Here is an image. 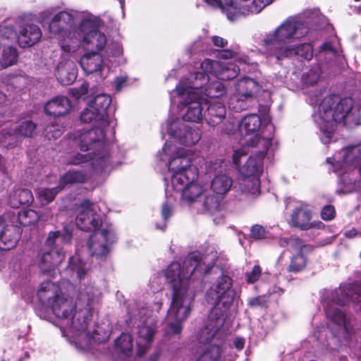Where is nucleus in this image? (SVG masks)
<instances>
[{
  "label": "nucleus",
  "instance_id": "obj_1",
  "mask_svg": "<svg viewBox=\"0 0 361 361\" xmlns=\"http://www.w3.org/2000/svg\"><path fill=\"white\" fill-rule=\"evenodd\" d=\"M99 290L92 283L82 284L74 303L63 295L60 287L50 281L42 282L37 290L40 302L50 308L59 320V326L63 336L73 342L78 348H88L92 341L106 342L109 337V331L88 330L92 321L94 306L99 301Z\"/></svg>",
  "mask_w": 361,
  "mask_h": 361
},
{
  "label": "nucleus",
  "instance_id": "obj_2",
  "mask_svg": "<svg viewBox=\"0 0 361 361\" xmlns=\"http://www.w3.org/2000/svg\"><path fill=\"white\" fill-rule=\"evenodd\" d=\"M100 23V18L89 12L65 10L53 15L48 30L66 53L74 54L81 46L87 51L100 53L106 47L104 57L109 62H124L122 45L111 42L106 46V35L98 30Z\"/></svg>",
  "mask_w": 361,
  "mask_h": 361
},
{
  "label": "nucleus",
  "instance_id": "obj_3",
  "mask_svg": "<svg viewBox=\"0 0 361 361\" xmlns=\"http://www.w3.org/2000/svg\"><path fill=\"white\" fill-rule=\"evenodd\" d=\"M214 262L198 252L190 253L180 264L171 262L164 271L173 290L170 307L165 320L164 335L180 338L183 323L189 317L195 297L191 283L209 272Z\"/></svg>",
  "mask_w": 361,
  "mask_h": 361
},
{
  "label": "nucleus",
  "instance_id": "obj_4",
  "mask_svg": "<svg viewBox=\"0 0 361 361\" xmlns=\"http://www.w3.org/2000/svg\"><path fill=\"white\" fill-rule=\"evenodd\" d=\"M319 20V11L316 8L288 17L275 30L265 33L260 42L264 54L278 61L293 56L308 61L312 59V45L310 43L297 44L295 42L307 35Z\"/></svg>",
  "mask_w": 361,
  "mask_h": 361
},
{
  "label": "nucleus",
  "instance_id": "obj_5",
  "mask_svg": "<svg viewBox=\"0 0 361 361\" xmlns=\"http://www.w3.org/2000/svg\"><path fill=\"white\" fill-rule=\"evenodd\" d=\"M275 147L269 139H259L255 146H241L233 150V162L241 178V187L247 191L249 184L252 189L258 191L259 178L264 170V161H271Z\"/></svg>",
  "mask_w": 361,
  "mask_h": 361
},
{
  "label": "nucleus",
  "instance_id": "obj_6",
  "mask_svg": "<svg viewBox=\"0 0 361 361\" xmlns=\"http://www.w3.org/2000/svg\"><path fill=\"white\" fill-rule=\"evenodd\" d=\"M209 80L203 74H190L183 78L170 92L171 104H175L176 97L178 99V109L182 116V121L200 123L204 118V102L200 94L201 87Z\"/></svg>",
  "mask_w": 361,
  "mask_h": 361
},
{
  "label": "nucleus",
  "instance_id": "obj_7",
  "mask_svg": "<svg viewBox=\"0 0 361 361\" xmlns=\"http://www.w3.org/2000/svg\"><path fill=\"white\" fill-rule=\"evenodd\" d=\"M111 99L109 95L101 94L97 95L90 102L87 106L82 111L80 119L84 123H94V126L90 130L77 131L74 136L75 142L78 143L82 150L88 149L87 145L83 142L93 140L97 145H102L104 141L105 133L110 130H114V121L110 118L107 114V109L110 106Z\"/></svg>",
  "mask_w": 361,
  "mask_h": 361
},
{
  "label": "nucleus",
  "instance_id": "obj_8",
  "mask_svg": "<svg viewBox=\"0 0 361 361\" xmlns=\"http://www.w3.org/2000/svg\"><path fill=\"white\" fill-rule=\"evenodd\" d=\"M339 155L326 159L338 177V192H361V144L345 147Z\"/></svg>",
  "mask_w": 361,
  "mask_h": 361
},
{
  "label": "nucleus",
  "instance_id": "obj_9",
  "mask_svg": "<svg viewBox=\"0 0 361 361\" xmlns=\"http://www.w3.org/2000/svg\"><path fill=\"white\" fill-rule=\"evenodd\" d=\"M353 105L351 98L341 99L336 94L328 95L322 100L312 117L319 128L320 138L324 144L331 142L336 124L344 121Z\"/></svg>",
  "mask_w": 361,
  "mask_h": 361
},
{
  "label": "nucleus",
  "instance_id": "obj_10",
  "mask_svg": "<svg viewBox=\"0 0 361 361\" xmlns=\"http://www.w3.org/2000/svg\"><path fill=\"white\" fill-rule=\"evenodd\" d=\"M157 157L167 162L169 171L171 173V185H177L180 188L181 180L188 176L189 171L194 169L198 171V165L202 160L195 153L177 147L171 142H166Z\"/></svg>",
  "mask_w": 361,
  "mask_h": 361
},
{
  "label": "nucleus",
  "instance_id": "obj_11",
  "mask_svg": "<svg viewBox=\"0 0 361 361\" xmlns=\"http://www.w3.org/2000/svg\"><path fill=\"white\" fill-rule=\"evenodd\" d=\"M128 326H137L136 344L137 355L142 356L152 346L157 331L155 317L149 314V310L141 302L133 304L129 309Z\"/></svg>",
  "mask_w": 361,
  "mask_h": 361
},
{
  "label": "nucleus",
  "instance_id": "obj_12",
  "mask_svg": "<svg viewBox=\"0 0 361 361\" xmlns=\"http://www.w3.org/2000/svg\"><path fill=\"white\" fill-rule=\"evenodd\" d=\"M75 134H73L71 136L73 145H75L78 147V143L75 142L74 136ZM93 140H87L83 144L87 145L88 149L87 150H82V152H87L92 150L91 153L81 154L76 153L71 155L67 161L68 164L79 165L80 164H85L90 162L92 168L97 171H106L111 169V158L109 152V147L106 145L105 141H102V145L94 144ZM80 148V147H79Z\"/></svg>",
  "mask_w": 361,
  "mask_h": 361
},
{
  "label": "nucleus",
  "instance_id": "obj_13",
  "mask_svg": "<svg viewBox=\"0 0 361 361\" xmlns=\"http://www.w3.org/2000/svg\"><path fill=\"white\" fill-rule=\"evenodd\" d=\"M317 66L312 67L303 73L302 81L306 86L315 85L320 79L321 73L333 68L337 61L342 60L338 54L336 43L325 42L319 48L315 54Z\"/></svg>",
  "mask_w": 361,
  "mask_h": 361
},
{
  "label": "nucleus",
  "instance_id": "obj_14",
  "mask_svg": "<svg viewBox=\"0 0 361 361\" xmlns=\"http://www.w3.org/2000/svg\"><path fill=\"white\" fill-rule=\"evenodd\" d=\"M235 295L232 288V279L226 276H219L207 290L206 297L209 303L214 305L212 317L216 312L226 315Z\"/></svg>",
  "mask_w": 361,
  "mask_h": 361
},
{
  "label": "nucleus",
  "instance_id": "obj_15",
  "mask_svg": "<svg viewBox=\"0 0 361 361\" xmlns=\"http://www.w3.org/2000/svg\"><path fill=\"white\" fill-rule=\"evenodd\" d=\"M261 125L260 117L252 114L245 116L237 126L229 123L224 128V132L228 135H233L242 146H255L259 139H269L273 143L271 137H262L258 134Z\"/></svg>",
  "mask_w": 361,
  "mask_h": 361
},
{
  "label": "nucleus",
  "instance_id": "obj_16",
  "mask_svg": "<svg viewBox=\"0 0 361 361\" xmlns=\"http://www.w3.org/2000/svg\"><path fill=\"white\" fill-rule=\"evenodd\" d=\"M116 240L113 226L111 224H102L99 230L94 232L87 242L90 255L98 259H105Z\"/></svg>",
  "mask_w": 361,
  "mask_h": 361
},
{
  "label": "nucleus",
  "instance_id": "obj_17",
  "mask_svg": "<svg viewBox=\"0 0 361 361\" xmlns=\"http://www.w3.org/2000/svg\"><path fill=\"white\" fill-rule=\"evenodd\" d=\"M161 129H166L171 138L185 146L195 145L202 137L200 128L188 126L179 118H169Z\"/></svg>",
  "mask_w": 361,
  "mask_h": 361
},
{
  "label": "nucleus",
  "instance_id": "obj_18",
  "mask_svg": "<svg viewBox=\"0 0 361 361\" xmlns=\"http://www.w3.org/2000/svg\"><path fill=\"white\" fill-rule=\"evenodd\" d=\"M42 37L40 28L34 24H27L20 27L18 34L12 25H0V42L1 40L16 41L21 47H30Z\"/></svg>",
  "mask_w": 361,
  "mask_h": 361
},
{
  "label": "nucleus",
  "instance_id": "obj_19",
  "mask_svg": "<svg viewBox=\"0 0 361 361\" xmlns=\"http://www.w3.org/2000/svg\"><path fill=\"white\" fill-rule=\"evenodd\" d=\"M99 207V205L91 203L89 200L83 201L78 208L75 219L77 227L82 231L96 232L99 230L102 224H109L103 221L100 215L97 214L96 211Z\"/></svg>",
  "mask_w": 361,
  "mask_h": 361
},
{
  "label": "nucleus",
  "instance_id": "obj_20",
  "mask_svg": "<svg viewBox=\"0 0 361 361\" xmlns=\"http://www.w3.org/2000/svg\"><path fill=\"white\" fill-rule=\"evenodd\" d=\"M197 177L198 171L193 169L189 171L188 177L181 180V188L177 185H171L174 190L181 193L183 204L190 205L197 201L200 202L205 189L197 181Z\"/></svg>",
  "mask_w": 361,
  "mask_h": 361
},
{
  "label": "nucleus",
  "instance_id": "obj_21",
  "mask_svg": "<svg viewBox=\"0 0 361 361\" xmlns=\"http://www.w3.org/2000/svg\"><path fill=\"white\" fill-rule=\"evenodd\" d=\"M257 82L250 78H243L235 84V93L232 95L228 102L229 108L240 111L247 107V100L252 98L258 90Z\"/></svg>",
  "mask_w": 361,
  "mask_h": 361
},
{
  "label": "nucleus",
  "instance_id": "obj_22",
  "mask_svg": "<svg viewBox=\"0 0 361 361\" xmlns=\"http://www.w3.org/2000/svg\"><path fill=\"white\" fill-rule=\"evenodd\" d=\"M226 316L216 312L212 317L211 311L208 319L196 335L197 341L201 344H208L219 340L222 334L221 328L226 321Z\"/></svg>",
  "mask_w": 361,
  "mask_h": 361
},
{
  "label": "nucleus",
  "instance_id": "obj_23",
  "mask_svg": "<svg viewBox=\"0 0 361 361\" xmlns=\"http://www.w3.org/2000/svg\"><path fill=\"white\" fill-rule=\"evenodd\" d=\"M80 65L87 75H95L104 80L111 68L105 62L104 56L97 51H87L80 59Z\"/></svg>",
  "mask_w": 361,
  "mask_h": 361
},
{
  "label": "nucleus",
  "instance_id": "obj_24",
  "mask_svg": "<svg viewBox=\"0 0 361 361\" xmlns=\"http://www.w3.org/2000/svg\"><path fill=\"white\" fill-rule=\"evenodd\" d=\"M200 68L203 72L209 73L214 78L221 80H232L240 71V68L235 63L211 59L204 60L201 63Z\"/></svg>",
  "mask_w": 361,
  "mask_h": 361
},
{
  "label": "nucleus",
  "instance_id": "obj_25",
  "mask_svg": "<svg viewBox=\"0 0 361 361\" xmlns=\"http://www.w3.org/2000/svg\"><path fill=\"white\" fill-rule=\"evenodd\" d=\"M312 217V207L307 203L298 202L291 214L289 224L291 226L301 230L323 227L324 225L321 221H311Z\"/></svg>",
  "mask_w": 361,
  "mask_h": 361
},
{
  "label": "nucleus",
  "instance_id": "obj_26",
  "mask_svg": "<svg viewBox=\"0 0 361 361\" xmlns=\"http://www.w3.org/2000/svg\"><path fill=\"white\" fill-rule=\"evenodd\" d=\"M35 128L36 126L32 121H21L9 130L4 129L0 137V143L6 147H13L17 144L19 138L31 137Z\"/></svg>",
  "mask_w": 361,
  "mask_h": 361
},
{
  "label": "nucleus",
  "instance_id": "obj_27",
  "mask_svg": "<svg viewBox=\"0 0 361 361\" xmlns=\"http://www.w3.org/2000/svg\"><path fill=\"white\" fill-rule=\"evenodd\" d=\"M204 118L212 127L220 124L225 118L226 110L225 105L219 100L204 102Z\"/></svg>",
  "mask_w": 361,
  "mask_h": 361
},
{
  "label": "nucleus",
  "instance_id": "obj_28",
  "mask_svg": "<svg viewBox=\"0 0 361 361\" xmlns=\"http://www.w3.org/2000/svg\"><path fill=\"white\" fill-rule=\"evenodd\" d=\"M200 73L209 78L208 82L200 89V94L204 98H207L209 101L218 100V99L221 98L226 94V87L223 83L217 80H212V77L213 76L209 73H206L202 71V72L198 71L193 73L192 74Z\"/></svg>",
  "mask_w": 361,
  "mask_h": 361
},
{
  "label": "nucleus",
  "instance_id": "obj_29",
  "mask_svg": "<svg viewBox=\"0 0 361 361\" xmlns=\"http://www.w3.org/2000/svg\"><path fill=\"white\" fill-rule=\"evenodd\" d=\"M65 258L64 253L59 248H53L42 254L39 261V268L44 274H51Z\"/></svg>",
  "mask_w": 361,
  "mask_h": 361
},
{
  "label": "nucleus",
  "instance_id": "obj_30",
  "mask_svg": "<svg viewBox=\"0 0 361 361\" xmlns=\"http://www.w3.org/2000/svg\"><path fill=\"white\" fill-rule=\"evenodd\" d=\"M71 109V104L66 97L57 96L48 101L44 106L47 114L54 117L66 115Z\"/></svg>",
  "mask_w": 361,
  "mask_h": 361
},
{
  "label": "nucleus",
  "instance_id": "obj_31",
  "mask_svg": "<svg viewBox=\"0 0 361 361\" xmlns=\"http://www.w3.org/2000/svg\"><path fill=\"white\" fill-rule=\"evenodd\" d=\"M56 75L58 80L63 85L73 82L77 76V68L71 60H63L57 66Z\"/></svg>",
  "mask_w": 361,
  "mask_h": 361
},
{
  "label": "nucleus",
  "instance_id": "obj_32",
  "mask_svg": "<svg viewBox=\"0 0 361 361\" xmlns=\"http://www.w3.org/2000/svg\"><path fill=\"white\" fill-rule=\"evenodd\" d=\"M89 267L84 262L79 255L72 256L69 259L68 266L65 271V274L72 279H82L87 274Z\"/></svg>",
  "mask_w": 361,
  "mask_h": 361
},
{
  "label": "nucleus",
  "instance_id": "obj_33",
  "mask_svg": "<svg viewBox=\"0 0 361 361\" xmlns=\"http://www.w3.org/2000/svg\"><path fill=\"white\" fill-rule=\"evenodd\" d=\"M224 197L218 194H209L204 191L200 202H202L203 211L211 214H215L220 212L224 207Z\"/></svg>",
  "mask_w": 361,
  "mask_h": 361
},
{
  "label": "nucleus",
  "instance_id": "obj_34",
  "mask_svg": "<svg viewBox=\"0 0 361 361\" xmlns=\"http://www.w3.org/2000/svg\"><path fill=\"white\" fill-rule=\"evenodd\" d=\"M20 239L18 228L15 226H6L0 235V250H9L16 247Z\"/></svg>",
  "mask_w": 361,
  "mask_h": 361
},
{
  "label": "nucleus",
  "instance_id": "obj_35",
  "mask_svg": "<svg viewBox=\"0 0 361 361\" xmlns=\"http://www.w3.org/2000/svg\"><path fill=\"white\" fill-rule=\"evenodd\" d=\"M233 185L232 179L226 174L216 175L212 179L210 188L214 193L224 198Z\"/></svg>",
  "mask_w": 361,
  "mask_h": 361
},
{
  "label": "nucleus",
  "instance_id": "obj_36",
  "mask_svg": "<svg viewBox=\"0 0 361 361\" xmlns=\"http://www.w3.org/2000/svg\"><path fill=\"white\" fill-rule=\"evenodd\" d=\"M72 238V229L68 226L63 228V232L56 231L49 233L45 241V245L51 249L58 248V243H68Z\"/></svg>",
  "mask_w": 361,
  "mask_h": 361
},
{
  "label": "nucleus",
  "instance_id": "obj_37",
  "mask_svg": "<svg viewBox=\"0 0 361 361\" xmlns=\"http://www.w3.org/2000/svg\"><path fill=\"white\" fill-rule=\"evenodd\" d=\"M34 197L31 191L25 188H17L10 195L8 203L12 207H18L21 204H29Z\"/></svg>",
  "mask_w": 361,
  "mask_h": 361
},
{
  "label": "nucleus",
  "instance_id": "obj_38",
  "mask_svg": "<svg viewBox=\"0 0 361 361\" xmlns=\"http://www.w3.org/2000/svg\"><path fill=\"white\" fill-rule=\"evenodd\" d=\"M12 41L1 40L0 42V46L4 47L2 54L0 58L1 66L3 68H7L8 66L15 64L18 59V54L16 49L9 45V43Z\"/></svg>",
  "mask_w": 361,
  "mask_h": 361
},
{
  "label": "nucleus",
  "instance_id": "obj_39",
  "mask_svg": "<svg viewBox=\"0 0 361 361\" xmlns=\"http://www.w3.org/2000/svg\"><path fill=\"white\" fill-rule=\"evenodd\" d=\"M88 178L86 172L75 170H70L62 176L59 180V188L62 190L69 184L85 183Z\"/></svg>",
  "mask_w": 361,
  "mask_h": 361
},
{
  "label": "nucleus",
  "instance_id": "obj_40",
  "mask_svg": "<svg viewBox=\"0 0 361 361\" xmlns=\"http://www.w3.org/2000/svg\"><path fill=\"white\" fill-rule=\"evenodd\" d=\"M273 0H253L250 4H245L242 7V10L235 11V15H243L242 16H246L250 14H257L264 8L269 5Z\"/></svg>",
  "mask_w": 361,
  "mask_h": 361
},
{
  "label": "nucleus",
  "instance_id": "obj_41",
  "mask_svg": "<svg viewBox=\"0 0 361 361\" xmlns=\"http://www.w3.org/2000/svg\"><path fill=\"white\" fill-rule=\"evenodd\" d=\"M196 361H224L222 351L217 343H214L204 350L197 358Z\"/></svg>",
  "mask_w": 361,
  "mask_h": 361
},
{
  "label": "nucleus",
  "instance_id": "obj_42",
  "mask_svg": "<svg viewBox=\"0 0 361 361\" xmlns=\"http://www.w3.org/2000/svg\"><path fill=\"white\" fill-rule=\"evenodd\" d=\"M18 219L19 224L23 226L35 224L39 219L46 221L43 216L39 215L35 210L27 209L18 212Z\"/></svg>",
  "mask_w": 361,
  "mask_h": 361
},
{
  "label": "nucleus",
  "instance_id": "obj_43",
  "mask_svg": "<svg viewBox=\"0 0 361 361\" xmlns=\"http://www.w3.org/2000/svg\"><path fill=\"white\" fill-rule=\"evenodd\" d=\"M116 347L118 350L128 357L133 352V340L131 336L126 333H123L115 341Z\"/></svg>",
  "mask_w": 361,
  "mask_h": 361
},
{
  "label": "nucleus",
  "instance_id": "obj_44",
  "mask_svg": "<svg viewBox=\"0 0 361 361\" xmlns=\"http://www.w3.org/2000/svg\"><path fill=\"white\" fill-rule=\"evenodd\" d=\"M61 190L59 185L54 188H42L37 190V195L41 203L47 204L53 201Z\"/></svg>",
  "mask_w": 361,
  "mask_h": 361
},
{
  "label": "nucleus",
  "instance_id": "obj_45",
  "mask_svg": "<svg viewBox=\"0 0 361 361\" xmlns=\"http://www.w3.org/2000/svg\"><path fill=\"white\" fill-rule=\"evenodd\" d=\"M306 266V258L302 253L293 255L290 259L288 267V271L292 272H298L302 270Z\"/></svg>",
  "mask_w": 361,
  "mask_h": 361
},
{
  "label": "nucleus",
  "instance_id": "obj_46",
  "mask_svg": "<svg viewBox=\"0 0 361 361\" xmlns=\"http://www.w3.org/2000/svg\"><path fill=\"white\" fill-rule=\"evenodd\" d=\"M237 52L231 49H225L219 53V57L222 59H232L235 57L236 60L240 63L247 64L250 62V59L247 56H237Z\"/></svg>",
  "mask_w": 361,
  "mask_h": 361
},
{
  "label": "nucleus",
  "instance_id": "obj_47",
  "mask_svg": "<svg viewBox=\"0 0 361 361\" xmlns=\"http://www.w3.org/2000/svg\"><path fill=\"white\" fill-rule=\"evenodd\" d=\"M250 237L255 240H259L269 237V233L265 228L259 224L253 225L250 228Z\"/></svg>",
  "mask_w": 361,
  "mask_h": 361
},
{
  "label": "nucleus",
  "instance_id": "obj_48",
  "mask_svg": "<svg viewBox=\"0 0 361 361\" xmlns=\"http://www.w3.org/2000/svg\"><path fill=\"white\" fill-rule=\"evenodd\" d=\"M306 245L303 243L300 238L296 236L290 237L288 249L291 252H295L296 254L302 253Z\"/></svg>",
  "mask_w": 361,
  "mask_h": 361
},
{
  "label": "nucleus",
  "instance_id": "obj_49",
  "mask_svg": "<svg viewBox=\"0 0 361 361\" xmlns=\"http://www.w3.org/2000/svg\"><path fill=\"white\" fill-rule=\"evenodd\" d=\"M46 136L49 138L57 139L63 134V130L59 126H48L45 129Z\"/></svg>",
  "mask_w": 361,
  "mask_h": 361
},
{
  "label": "nucleus",
  "instance_id": "obj_50",
  "mask_svg": "<svg viewBox=\"0 0 361 361\" xmlns=\"http://www.w3.org/2000/svg\"><path fill=\"white\" fill-rule=\"evenodd\" d=\"M262 274V269L259 265H255L250 273L246 274V280L248 283H253Z\"/></svg>",
  "mask_w": 361,
  "mask_h": 361
},
{
  "label": "nucleus",
  "instance_id": "obj_51",
  "mask_svg": "<svg viewBox=\"0 0 361 361\" xmlns=\"http://www.w3.org/2000/svg\"><path fill=\"white\" fill-rule=\"evenodd\" d=\"M88 85L82 83L80 87H73L71 89V94L77 99H80L87 93Z\"/></svg>",
  "mask_w": 361,
  "mask_h": 361
},
{
  "label": "nucleus",
  "instance_id": "obj_52",
  "mask_svg": "<svg viewBox=\"0 0 361 361\" xmlns=\"http://www.w3.org/2000/svg\"><path fill=\"white\" fill-rule=\"evenodd\" d=\"M335 216V209L331 205H327L323 207L321 212V217L325 221H329Z\"/></svg>",
  "mask_w": 361,
  "mask_h": 361
},
{
  "label": "nucleus",
  "instance_id": "obj_53",
  "mask_svg": "<svg viewBox=\"0 0 361 361\" xmlns=\"http://www.w3.org/2000/svg\"><path fill=\"white\" fill-rule=\"evenodd\" d=\"M173 212V208L171 204H170L168 201L164 202L161 207V216L163 219L166 221L169 218H170Z\"/></svg>",
  "mask_w": 361,
  "mask_h": 361
},
{
  "label": "nucleus",
  "instance_id": "obj_54",
  "mask_svg": "<svg viewBox=\"0 0 361 361\" xmlns=\"http://www.w3.org/2000/svg\"><path fill=\"white\" fill-rule=\"evenodd\" d=\"M241 178L239 180V190L242 192V193L245 194V195L250 196L251 197H256L260 195V179L259 178V187H258V191L255 193H253L250 191H247L246 190H244L243 187H241ZM252 189V185L249 184L247 186V190Z\"/></svg>",
  "mask_w": 361,
  "mask_h": 361
},
{
  "label": "nucleus",
  "instance_id": "obj_55",
  "mask_svg": "<svg viewBox=\"0 0 361 361\" xmlns=\"http://www.w3.org/2000/svg\"><path fill=\"white\" fill-rule=\"evenodd\" d=\"M127 82L126 76H118L115 78L114 85L117 91H120Z\"/></svg>",
  "mask_w": 361,
  "mask_h": 361
},
{
  "label": "nucleus",
  "instance_id": "obj_56",
  "mask_svg": "<svg viewBox=\"0 0 361 361\" xmlns=\"http://www.w3.org/2000/svg\"><path fill=\"white\" fill-rule=\"evenodd\" d=\"M266 302L267 301L264 298L259 296L250 299L249 305L251 307H260L264 306Z\"/></svg>",
  "mask_w": 361,
  "mask_h": 361
},
{
  "label": "nucleus",
  "instance_id": "obj_57",
  "mask_svg": "<svg viewBox=\"0 0 361 361\" xmlns=\"http://www.w3.org/2000/svg\"><path fill=\"white\" fill-rule=\"evenodd\" d=\"M212 42L215 47L221 48L225 47L228 44V41L226 39L216 35L212 37Z\"/></svg>",
  "mask_w": 361,
  "mask_h": 361
},
{
  "label": "nucleus",
  "instance_id": "obj_58",
  "mask_svg": "<svg viewBox=\"0 0 361 361\" xmlns=\"http://www.w3.org/2000/svg\"><path fill=\"white\" fill-rule=\"evenodd\" d=\"M54 14V8H49L48 9L44 10L42 11L40 15L39 18L41 19V21L42 23H45L47 20L49 19V18Z\"/></svg>",
  "mask_w": 361,
  "mask_h": 361
},
{
  "label": "nucleus",
  "instance_id": "obj_59",
  "mask_svg": "<svg viewBox=\"0 0 361 361\" xmlns=\"http://www.w3.org/2000/svg\"><path fill=\"white\" fill-rule=\"evenodd\" d=\"M219 168L224 169L225 168L224 162L221 159H216L214 163H211V164L209 167V170L210 171H217V169Z\"/></svg>",
  "mask_w": 361,
  "mask_h": 361
},
{
  "label": "nucleus",
  "instance_id": "obj_60",
  "mask_svg": "<svg viewBox=\"0 0 361 361\" xmlns=\"http://www.w3.org/2000/svg\"><path fill=\"white\" fill-rule=\"evenodd\" d=\"M245 339L240 337H237L233 341V345L238 350H242L245 346Z\"/></svg>",
  "mask_w": 361,
  "mask_h": 361
},
{
  "label": "nucleus",
  "instance_id": "obj_61",
  "mask_svg": "<svg viewBox=\"0 0 361 361\" xmlns=\"http://www.w3.org/2000/svg\"><path fill=\"white\" fill-rule=\"evenodd\" d=\"M345 236L348 238H353L355 236H361V230L360 231H357L355 229L353 228L345 232Z\"/></svg>",
  "mask_w": 361,
  "mask_h": 361
},
{
  "label": "nucleus",
  "instance_id": "obj_62",
  "mask_svg": "<svg viewBox=\"0 0 361 361\" xmlns=\"http://www.w3.org/2000/svg\"><path fill=\"white\" fill-rule=\"evenodd\" d=\"M290 242V238H281L279 240V244L281 247H288Z\"/></svg>",
  "mask_w": 361,
  "mask_h": 361
},
{
  "label": "nucleus",
  "instance_id": "obj_63",
  "mask_svg": "<svg viewBox=\"0 0 361 361\" xmlns=\"http://www.w3.org/2000/svg\"><path fill=\"white\" fill-rule=\"evenodd\" d=\"M159 352H155L154 353H153L149 358L147 361H158V357H159Z\"/></svg>",
  "mask_w": 361,
  "mask_h": 361
},
{
  "label": "nucleus",
  "instance_id": "obj_64",
  "mask_svg": "<svg viewBox=\"0 0 361 361\" xmlns=\"http://www.w3.org/2000/svg\"><path fill=\"white\" fill-rule=\"evenodd\" d=\"M161 307H162V302L161 301H157V302H154L153 308L156 312H158L160 310V309L161 308Z\"/></svg>",
  "mask_w": 361,
  "mask_h": 361
}]
</instances>
